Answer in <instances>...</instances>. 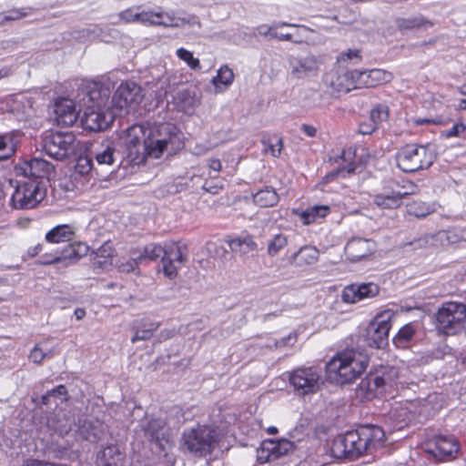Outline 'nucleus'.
<instances>
[{
    "label": "nucleus",
    "mask_w": 466,
    "mask_h": 466,
    "mask_svg": "<svg viewBox=\"0 0 466 466\" xmlns=\"http://www.w3.org/2000/svg\"><path fill=\"white\" fill-rule=\"evenodd\" d=\"M124 453L117 445H107L97 453L96 463L98 466H121Z\"/></svg>",
    "instance_id": "nucleus-26"
},
{
    "label": "nucleus",
    "mask_w": 466,
    "mask_h": 466,
    "mask_svg": "<svg viewBox=\"0 0 466 466\" xmlns=\"http://www.w3.org/2000/svg\"><path fill=\"white\" fill-rule=\"evenodd\" d=\"M379 293L380 287L376 283H353L343 289L341 299L345 303L352 304L366 299L375 298Z\"/></svg>",
    "instance_id": "nucleus-20"
},
{
    "label": "nucleus",
    "mask_w": 466,
    "mask_h": 466,
    "mask_svg": "<svg viewBox=\"0 0 466 466\" xmlns=\"http://www.w3.org/2000/svg\"><path fill=\"white\" fill-rule=\"evenodd\" d=\"M115 249L112 245L108 242L104 243L100 246L92 255L100 257L102 258H106L112 262V258L114 257Z\"/></svg>",
    "instance_id": "nucleus-54"
},
{
    "label": "nucleus",
    "mask_w": 466,
    "mask_h": 466,
    "mask_svg": "<svg viewBox=\"0 0 466 466\" xmlns=\"http://www.w3.org/2000/svg\"><path fill=\"white\" fill-rule=\"evenodd\" d=\"M75 435L77 440L96 443L106 434V425L98 419L80 417L75 423Z\"/></svg>",
    "instance_id": "nucleus-14"
},
{
    "label": "nucleus",
    "mask_w": 466,
    "mask_h": 466,
    "mask_svg": "<svg viewBox=\"0 0 466 466\" xmlns=\"http://www.w3.org/2000/svg\"><path fill=\"white\" fill-rule=\"evenodd\" d=\"M45 197L46 188L43 187V182L30 180L16 186L11 203L16 209H30L35 208Z\"/></svg>",
    "instance_id": "nucleus-9"
},
{
    "label": "nucleus",
    "mask_w": 466,
    "mask_h": 466,
    "mask_svg": "<svg viewBox=\"0 0 466 466\" xmlns=\"http://www.w3.org/2000/svg\"><path fill=\"white\" fill-rule=\"evenodd\" d=\"M395 25L397 28L401 32L405 33L409 30L418 29L422 26H433V23L423 15H419L411 17H397L395 19Z\"/></svg>",
    "instance_id": "nucleus-30"
},
{
    "label": "nucleus",
    "mask_w": 466,
    "mask_h": 466,
    "mask_svg": "<svg viewBox=\"0 0 466 466\" xmlns=\"http://www.w3.org/2000/svg\"><path fill=\"white\" fill-rule=\"evenodd\" d=\"M368 357L353 350L338 353L326 365L328 379L339 385L351 383L368 366Z\"/></svg>",
    "instance_id": "nucleus-4"
},
{
    "label": "nucleus",
    "mask_w": 466,
    "mask_h": 466,
    "mask_svg": "<svg viewBox=\"0 0 466 466\" xmlns=\"http://www.w3.org/2000/svg\"><path fill=\"white\" fill-rule=\"evenodd\" d=\"M414 334L415 329L413 325L410 323L406 324L399 330V332L393 338V343L396 345V347L404 349L412 339Z\"/></svg>",
    "instance_id": "nucleus-44"
},
{
    "label": "nucleus",
    "mask_w": 466,
    "mask_h": 466,
    "mask_svg": "<svg viewBox=\"0 0 466 466\" xmlns=\"http://www.w3.org/2000/svg\"><path fill=\"white\" fill-rule=\"evenodd\" d=\"M155 16L162 18L161 22H155L164 27H181L186 24L192 26L201 28L200 21L195 15H188L187 17L177 16L174 12H157Z\"/></svg>",
    "instance_id": "nucleus-24"
},
{
    "label": "nucleus",
    "mask_w": 466,
    "mask_h": 466,
    "mask_svg": "<svg viewBox=\"0 0 466 466\" xmlns=\"http://www.w3.org/2000/svg\"><path fill=\"white\" fill-rule=\"evenodd\" d=\"M138 10H139L138 6L127 8L126 10L121 11L118 14V17H119L120 21H122L123 23H126V24L137 22V23L144 25V23L148 21L147 11L143 10V11L139 12Z\"/></svg>",
    "instance_id": "nucleus-41"
},
{
    "label": "nucleus",
    "mask_w": 466,
    "mask_h": 466,
    "mask_svg": "<svg viewBox=\"0 0 466 466\" xmlns=\"http://www.w3.org/2000/svg\"><path fill=\"white\" fill-rule=\"evenodd\" d=\"M144 97L141 87L134 82L122 83L116 90L110 106L117 109H127L138 105Z\"/></svg>",
    "instance_id": "nucleus-12"
},
{
    "label": "nucleus",
    "mask_w": 466,
    "mask_h": 466,
    "mask_svg": "<svg viewBox=\"0 0 466 466\" xmlns=\"http://www.w3.org/2000/svg\"><path fill=\"white\" fill-rule=\"evenodd\" d=\"M177 110L187 113L195 106L196 99L188 89H180L173 96Z\"/></svg>",
    "instance_id": "nucleus-38"
},
{
    "label": "nucleus",
    "mask_w": 466,
    "mask_h": 466,
    "mask_svg": "<svg viewBox=\"0 0 466 466\" xmlns=\"http://www.w3.org/2000/svg\"><path fill=\"white\" fill-rule=\"evenodd\" d=\"M111 91L101 83H92L83 98L82 126L90 131H102L107 128L114 120L110 106Z\"/></svg>",
    "instance_id": "nucleus-3"
},
{
    "label": "nucleus",
    "mask_w": 466,
    "mask_h": 466,
    "mask_svg": "<svg viewBox=\"0 0 466 466\" xmlns=\"http://www.w3.org/2000/svg\"><path fill=\"white\" fill-rule=\"evenodd\" d=\"M163 256H165V247L159 244L150 243L145 246L142 251L138 250L135 259L144 263L147 260L153 261L160 258L163 263Z\"/></svg>",
    "instance_id": "nucleus-36"
},
{
    "label": "nucleus",
    "mask_w": 466,
    "mask_h": 466,
    "mask_svg": "<svg viewBox=\"0 0 466 466\" xmlns=\"http://www.w3.org/2000/svg\"><path fill=\"white\" fill-rule=\"evenodd\" d=\"M95 158L98 165L111 166L115 162V147L111 141L103 143L95 153Z\"/></svg>",
    "instance_id": "nucleus-39"
},
{
    "label": "nucleus",
    "mask_w": 466,
    "mask_h": 466,
    "mask_svg": "<svg viewBox=\"0 0 466 466\" xmlns=\"http://www.w3.org/2000/svg\"><path fill=\"white\" fill-rule=\"evenodd\" d=\"M279 195L271 187H266L253 195V201L261 208L273 207L279 202Z\"/></svg>",
    "instance_id": "nucleus-37"
},
{
    "label": "nucleus",
    "mask_w": 466,
    "mask_h": 466,
    "mask_svg": "<svg viewBox=\"0 0 466 466\" xmlns=\"http://www.w3.org/2000/svg\"><path fill=\"white\" fill-rule=\"evenodd\" d=\"M232 252L246 255L257 249V243L249 235L239 236L228 241Z\"/></svg>",
    "instance_id": "nucleus-34"
},
{
    "label": "nucleus",
    "mask_w": 466,
    "mask_h": 466,
    "mask_svg": "<svg viewBox=\"0 0 466 466\" xmlns=\"http://www.w3.org/2000/svg\"><path fill=\"white\" fill-rule=\"evenodd\" d=\"M434 248H446L460 243L464 239V235L459 230H440L433 234Z\"/></svg>",
    "instance_id": "nucleus-28"
},
{
    "label": "nucleus",
    "mask_w": 466,
    "mask_h": 466,
    "mask_svg": "<svg viewBox=\"0 0 466 466\" xmlns=\"http://www.w3.org/2000/svg\"><path fill=\"white\" fill-rule=\"evenodd\" d=\"M282 148V139L278 138L276 145H269L268 151L273 157H279Z\"/></svg>",
    "instance_id": "nucleus-62"
},
{
    "label": "nucleus",
    "mask_w": 466,
    "mask_h": 466,
    "mask_svg": "<svg viewBox=\"0 0 466 466\" xmlns=\"http://www.w3.org/2000/svg\"><path fill=\"white\" fill-rule=\"evenodd\" d=\"M158 322H154L147 319L137 321L134 324L133 329L135 334L131 338V342L135 343L138 340L149 339L153 336V333L158 329Z\"/></svg>",
    "instance_id": "nucleus-29"
},
{
    "label": "nucleus",
    "mask_w": 466,
    "mask_h": 466,
    "mask_svg": "<svg viewBox=\"0 0 466 466\" xmlns=\"http://www.w3.org/2000/svg\"><path fill=\"white\" fill-rule=\"evenodd\" d=\"M390 327L389 320L380 319L379 317L375 318L365 330L364 341L370 348H384L388 345Z\"/></svg>",
    "instance_id": "nucleus-16"
},
{
    "label": "nucleus",
    "mask_w": 466,
    "mask_h": 466,
    "mask_svg": "<svg viewBox=\"0 0 466 466\" xmlns=\"http://www.w3.org/2000/svg\"><path fill=\"white\" fill-rule=\"evenodd\" d=\"M290 74L295 78H304L314 75L318 70V61L315 56H290L289 58Z\"/></svg>",
    "instance_id": "nucleus-22"
},
{
    "label": "nucleus",
    "mask_w": 466,
    "mask_h": 466,
    "mask_svg": "<svg viewBox=\"0 0 466 466\" xmlns=\"http://www.w3.org/2000/svg\"><path fill=\"white\" fill-rule=\"evenodd\" d=\"M364 75V70H351L348 71L344 74V77L346 79H350L351 81L352 88H356L358 86H363L362 83V76ZM347 91L350 90L351 87L348 86Z\"/></svg>",
    "instance_id": "nucleus-53"
},
{
    "label": "nucleus",
    "mask_w": 466,
    "mask_h": 466,
    "mask_svg": "<svg viewBox=\"0 0 466 466\" xmlns=\"http://www.w3.org/2000/svg\"><path fill=\"white\" fill-rule=\"evenodd\" d=\"M233 80V71L228 66H223L218 69L217 76L212 78L211 83L216 86L219 85L228 86L232 84Z\"/></svg>",
    "instance_id": "nucleus-47"
},
{
    "label": "nucleus",
    "mask_w": 466,
    "mask_h": 466,
    "mask_svg": "<svg viewBox=\"0 0 466 466\" xmlns=\"http://www.w3.org/2000/svg\"><path fill=\"white\" fill-rule=\"evenodd\" d=\"M76 136L72 132H49L42 139L45 152L57 160L65 159L76 152Z\"/></svg>",
    "instance_id": "nucleus-8"
},
{
    "label": "nucleus",
    "mask_w": 466,
    "mask_h": 466,
    "mask_svg": "<svg viewBox=\"0 0 466 466\" xmlns=\"http://www.w3.org/2000/svg\"><path fill=\"white\" fill-rule=\"evenodd\" d=\"M16 144L14 134L0 136V161L10 158L15 153Z\"/></svg>",
    "instance_id": "nucleus-40"
},
{
    "label": "nucleus",
    "mask_w": 466,
    "mask_h": 466,
    "mask_svg": "<svg viewBox=\"0 0 466 466\" xmlns=\"http://www.w3.org/2000/svg\"><path fill=\"white\" fill-rule=\"evenodd\" d=\"M345 250L351 259H360L370 252V242L368 239L353 238L347 243Z\"/></svg>",
    "instance_id": "nucleus-31"
},
{
    "label": "nucleus",
    "mask_w": 466,
    "mask_h": 466,
    "mask_svg": "<svg viewBox=\"0 0 466 466\" xmlns=\"http://www.w3.org/2000/svg\"><path fill=\"white\" fill-rule=\"evenodd\" d=\"M377 127L378 126L369 119L368 121L361 122L359 125L358 132L361 135H370L373 133Z\"/></svg>",
    "instance_id": "nucleus-56"
},
{
    "label": "nucleus",
    "mask_w": 466,
    "mask_h": 466,
    "mask_svg": "<svg viewBox=\"0 0 466 466\" xmlns=\"http://www.w3.org/2000/svg\"><path fill=\"white\" fill-rule=\"evenodd\" d=\"M91 260H92V264L96 268H107L112 264L111 261H109L106 258H102L100 257L95 256V255H91Z\"/></svg>",
    "instance_id": "nucleus-59"
},
{
    "label": "nucleus",
    "mask_w": 466,
    "mask_h": 466,
    "mask_svg": "<svg viewBox=\"0 0 466 466\" xmlns=\"http://www.w3.org/2000/svg\"><path fill=\"white\" fill-rule=\"evenodd\" d=\"M46 248H45V245L44 244H37L32 248H29L28 251H27V254L29 257H35L37 255H39L40 253H42L43 251H45Z\"/></svg>",
    "instance_id": "nucleus-63"
},
{
    "label": "nucleus",
    "mask_w": 466,
    "mask_h": 466,
    "mask_svg": "<svg viewBox=\"0 0 466 466\" xmlns=\"http://www.w3.org/2000/svg\"><path fill=\"white\" fill-rule=\"evenodd\" d=\"M319 258V250L312 246L306 245L300 248L289 258V262L297 267L312 265Z\"/></svg>",
    "instance_id": "nucleus-27"
},
{
    "label": "nucleus",
    "mask_w": 466,
    "mask_h": 466,
    "mask_svg": "<svg viewBox=\"0 0 466 466\" xmlns=\"http://www.w3.org/2000/svg\"><path fill=\"white\" fill-rule=\"evenodd\" d=\"M272 38H276L279 41H292L294 43H300V39L294 40L291 34H278L276 31L272 34Z\"/></svg>",
    "instance_id": "nucleus-61"
},
{
    "label": "nucleus",
    "mask_w": 466,
    "mask_h": 466,
    "mask_svg": "<svg viewBox=\"0 0 466 466\" xmlns=\"http://www.w3.org/2000/svg\"><path fill=\"white\" fill-rule=\"evenodd\" d=\"M89 247L83 242H73L66 245L61 250H56L51 260H40L39 265H52L65 262L66 266L76 262L81 258L87 255Z\"/></svg>",
    "instance_id": "nucleus-18"
},
{
    "label": "nucleus",
    "mask_w": 466,
    "mask_h": 466,
    "mask_svg": "<svg viewBox=\"0 0 466 466\" xmlns=\"http://www.w3.org/2000/svg\"><path fill=\"white\" fill-rule=\"evenodd\" d=\"M466 129V124L460 122L453 125L450 129L441 132L445 137H459Z\"/></svg>",
    "instance_id": "nucleus-55"
},
{
    "label": "nucleus",
    "mask_w": 466,
    "mask_h": 466,
    "mask_svg": "<svg viewBox=\"0 0 466 466\" xmlns=\"http://www.w3.org/2000/svg\"><path fill=\"white\" fill-rule=\"evenodd\" d=\"M92 160L88 157H79L77 161V167L81 173L88 172L92 168Z\"/></svg>",
    "instance_id": "nucleus-58"
},
{
    "label": "nucleus",
    "mask_w": 466,
    "mask_h": 466,
    "mask_svg": "<svg viewBox=\"0 0 466 466\" xmlns=\"http://www.w3.org/2000/svg\"><path fill=\"white\" fill-rule=\"evenodd\" d=\"M407 213L418 218H425L431 213V208L422 201H414L407 205Z\"/></svg>",
    "instance_id": "nucleus-48"
},
{
    "label": "nucleus",
    "mask_w": 466,
    "mask_h": 466,
    "mask_svg": "<svg viewBox=\"0 0 466 466\" xmlns=\"http://www.w3.org/2000/svg\"><path fill=\"white\" fill-rule=\"evenodd\" d=\"M297 340V335L296 334H289L285 338H282L279 340L275 341V348H283L289 345H293Z\"/></svg>",
    "instance_id": "nucleus-57"
},
{
    "label": "nucleus",
    "mask_w": 466,
    "mask_h": 466,
    "mask_svg": "<svg viewBox=\"0 0 466 466\" xmlns=\"http://www.w3.org/2000/svg\"><path fill=\"white\" fill-rule=\"evenodd\" d=\"M289 380L299 395L315 393L321 385L320 370L315 367L298 368L289 373Z\"/></svg>",
    "instance_id": "nucleus-10"
},
{
    "label": "nucleus",
    "mask_w": 466,
    "mask_h": 466,
    "mask_svg": "<svg viewBox=\"0 0 466 466\" xmlns=\"http://www.w3.org/2000/svg\"><path fill=\"white\" fill-rule=\"evenodd\" d=\"M183 445L198 457L210 454L218 442L217 431L208 426H198L185 431L182 436Z\"/></svg>",
    "instance_id": "nucleus-7"
},
{
    "label": "nucleus",
    "mask_w": 466,
    "mask_h": 466,
    "mask_svg": "<svg viewBox=\"0 0 466 466\" xmlns=\"http://www.w3.org/2000/svg\"><path fill=\"white\" fill-rule=\"evenodd\" d=\"M75 232L69 225L63 224L53 228L46 234L47 243L68 242L74 238Z\"/></svg>",
    "instance_id": "nucleus-32"
},
{
    "label": "nucleus",
    "mask_w": 466,
    "mask_h": 466,
    "mask_svg": "<svg viewBox=\"0 0 466 466\" xmlns=\"http://www.w3.org/2000/svg\"><path fill=\"white\" fill-rule=\"evenodd\" d=\"M429 445L428 451L440 459L452 457L459 451V444L456 439L451 436H436Z\"/></svg>",
    "instance_id": "nucleus-23"
},
{
    "label": "nucleus",
    "mask_w": 466,
    "mask_h": 466,
    "mask_svg": "<svg viewBox=\"0 0 466 466\" xmlns=\"http://www.w3.org/2000/svg\"><path fill=\"white\" fill-rule=\"evenodd\" d=\"M55 114L57 124L71 126L76 120V109L69 99H61L55 104Z\"/></svg>",
    "instance_id": "nucleus-25"
},
{
    "label": "nucleus",
    "mask_w": 466,
    "mask_h": 466,
    "mask_svg": "<svg viewBox=\"0 0 466 466\" xmlns=\"http://www.w3.org/2000/svg\"><path fill=\"white\" fill-rule=\"evenodd\" d=\"M15 170L18 175L32 177V180L42 181L44 178L49 179L54 173V167L45 159L34 157L20 164L15 167Z\"/></svg>",
    "instance_id": "nucleus-19"
},
{
    "label": "nucleus",
    "mask_w": 466,
    "mask_h": 466,
    "mask_svg": "<svg viewBox=\"0 0 466 466\" xmlns=\"http://www.w3.org/2000/svg\"><path fill=\"white\" fill-rule=\"evenodd\" d=\"M407 190L395 189L392 187H385L383 191L374 197V203L383 208H397L401 203L402 199L409 196L416 194L418 187L414 183H408Z\"/></svg>",
    "instance_id": "nucleus-17"
},
{
    "label": "nucleus",
    "mask_w": 466,
    "mask_h": 466,
    "mask_svg": "<svg viewBox=\"0 0 466 466\" xmlns=\"http://www.w3.org/2000/svg\"><path fill=\"white\" fill-rule=\"evenodd\" d=\"M282 26H290V27H301L304 30H309V27L305 25H299L296 24H290L288 22H274L271 25H260L254 29V35H259L266 37L272 38V34L276 29Z\"/></svg>",
    "instance_id": "nucleus-43"
},
{
    "label": "nucleus",
    "mask_w": 466,
    "mask_h": 466,
    "mask_svg": "<svg viewBox=\"0 0 466 466\" xmlns=\"http://www.w3.org/2000/svg\"><path fill=\"white\" fill-rule=\"evenodd\" d=\"M177 56L179 59L183 60L187 63V65L193 70H200L201 66L198 58H195L193 56V54L183 48L180 47L177 50Z\"/></svg>",
    "instance_id": "nucleus-50"
},
{
    "label": "nucleus",
    "mask_w": 466,
    "mask_h": 466,
    "mask_svg": "<svg viewBox=\"0 0 466 466\" xmlns=\"http://www.w3.org/2000/svg\"><path fill=\"white\" fill-rule=\"evenodd\" d=\"M436 330L445 336L461 332L466 324V305L458 301L444 302L434 316Z\"/></svg>",
    "instance_id": "nucleus-5"
},
{
    "label": "nucleus",
    "mask_w": 466,
    "mask_h": 466,
    "mask_svg": "<svg viewBox=\"0 0 466 466\" xmlns=\"http://www.w3.org/2000/svg\"><path fill=\"white\" fill-rule=\"evenodd\" d=\"M54 356V350H46L43 348V343H37L35 345V347L32 349L28 355L29 361L35 363V364H41L42 361L48 358H52Z\"/></svg>",
    "instance_id": "nucleus-46"
},
{
    "label": "nucleus",
    "mask_w": 466,
    "mask_h": 466,
    "mask_svg": "<svg viewBox=\"0 0 466 466\" xmlns=\"http://www.w3.org/2000/svg\"><path fill=\"white\" fill-rule=\"evenodd\" d=\"M392 78L391 73L379 68L364 70L362 83L364 86L372 87L383 83L390 82Z\"/></svg>",
    "instance_id": "nucleus-33"
},
{
    "label": "nucleus",
    "mask_w": 466,
    "mask_h": 466,
    "mask_svg": "<svg viewBox=\"0 0 466 466\" xmlns=\"http://www.w3.org/2000/svg\"><path fill=\"white\" fill-rule=\"evenodd\" d=\"M287 245H288V237L282 233L276 234L268 242L267 253L269 257H275Z\"/></svg>",
    "instance_id": "nucleus-45"
},
{
    "label": "nucleus",
    "mask_w": 466,
    "mask_h": 466,
    "mask_svg": "<svg viewBox=\"0 0 466 466\" xmlns=\"http://www.w3.org/2000/svg\"><path fill=\"white\" fill-rule=\"evenodd\" d=\"M23 466H53V463L44 462L36 460H27Z\"/></svg>",
    "instance_id": "nucleus-64"
},
{
    "label": "nucleus",
    "mask_w": 466,
    "mask_h": 466,
    "mask_svg": "<svg viewBox=\"0 0 466 466\" xmlns=\"http://www.w3.org/2000/svg\"><path fill=\"white\" fill-rule=\"evenodd\" d=\"M433 239V234H424L420 238L409 242L407 245L410 246L414 250L434 248Z\"/></svg>",
    "instance_id": "nucleus-51"
},
{
    "label": "nucleus",
    "mask_w": 466,
    "mask_h": 466,
    "mask_svg": "<svg viewBox=\"0 0 466 466\" xmlns=\"http://www.w3.org/2000/svg\"><path fill=\"white\" fill-rule=\"evenodd\" d=\"M141 427L145 436L154 445L153 449L160 455L167 456L172 443L165 421L161 419H147Z\"/></svg>",
    "instance_id": "nucleus-11"
},
{
    "label": "nucleus",
    "mask_w": 466,
    "mask_h": 466,
    "mask_svg": "<svg viewBox=\"0 0 466 466\" xmlns=\"http://www.w3.org/2000/svg\"><path fill=\"white\" fill-rule=\"evenodd\" d=\"M176 127L164 124L155 129L133 125L126 131L123 145L127 158L134 165L145 163L147 157L158 158L176 137Z\"/></svg>",
    "instance_id": "nucleus-1"
},
{
    "label": "nucleus",
    "mask_w": 466,
    "mask_h": 466,
    "mask_svg": "<svg viewBox=\"0 0 466 466\" xmlns=\"http://www.w3.org/2000/svg\"><path fill=\"white\" fill-rule=\"evenodd\" d=\"M384 431L377 425H361L354 431L338 436L331 444V455L336 459H355L373 453L382 445Z\"/></svg>",
    "instance_id": "nucleus-2"
},
{
    "label": "nucleus",
    "mask_w": 466,
    "mask_h": 466,
    "mask_svg": "<svg viewBox=\"0 0 466 466\" xmlns=\"http://www.w3.org/2000/svg\"><path fill=\"white\" fill-rule=\"evenodd\" d=\"M294 449V443L287 439L265 440L258 450L257 459L259 463L276 461Z\"/></svg>",
    "instance_id": "nucleus-15"
},
{
    "label": "nucleus",
    "mask_w": 466,
    "mask_h": 466,
    "mask_svg": "<svg viewBox=\"0 0 466 466\" xmlns=\"http://www.w3.org/2000/svg\"><path fill=\"white\" fill-rule=\"evenodd\" d=\"M68 392L65 385H58L51 390H48L41 397V405L57 407L59 404L68 400Z\"/></svg>",
    "instance_id": "nucleus-35"
},
{
    "label": "nucleus",
    "mask_w": 466,
    "mask_h": 466,
    "mask_svg": "<svg viewBox=\"0 0 466 466\" xmlns=\"http://www.w3.org/2000/svg\"><path fill=\"white\" fill-rule=\"evenodd\" d=\"M137 253H138V249H132L130 251V255H131V258L130 260L125 262V263H122L119 265V270L121 272H126V273H130V272H133L136 270V268H137V265L138 264H142V262L135 259V257L137 256Z\"/></svg>",
    "instance_id": "nucleus-52"
},
{
    "label": "nucleus",
    "mask_w": 466,
    "mask_h": 466,
    "mask_svg": "<svg viewBox=\"0 0 466 466\" xmlns=\"http://www.w3.org/2000/svg\"><path fill=\"white\" fill-rule=\"evenodd\" d=\"M397 167L405 173L429 168L435 160L430 146L408 144L396 153Z\"/></svg>",
    "instance_id": "nucleus-6"
},
{
    "label": "nucleus",
    "mask_w": 466,
    "mask_h": 466,
    "mask_svg": "<svg viewBox=\"0 0 466 466\" xmlns=\"http://www.w3.org/2000/svg\"><path fill=\"white\" fill-rule=\"evenodd\" d=\"M187 260V249L186 246L177 243H169L165 246L163 256V272L169 279L177 275V269Z\"/></svg>",
    "instance_id": "nucleus-13"
},
{
    "label": "nucleus",
    "mask_w": 466,
    "mask_h": 466,
    "mask_svg": "<svg viewBox=\"0 0 466 466\" xmlns=\"http://www.w3.org/2000/svg\"><path fill=\"white\" fill-rule=\"evenodd\" d=\"M359 53L360 52L357 49H354V50L349 49L347 52L341 53L339 56L338 61L339 62L347 61V60L352 59L353 57L360 58Z\"/></svg>",
    "instance_id": "nucleus-60"
},
{
    "label": "nucleus",
    "mask_w": 466,
    "mask_h": 466,
    "mask_svg": "<svg viewBox=\"0 0 466 466\" xmlns=\"http://www.w3.org/2000/svg\"><path fill=\"white\" fill-rule=\"evenodd\" d=\"M329 211V208L328 206H313L302 211L300 218L304 224L309 225L317 218H325Z\"/></svg>",
    "instance_id": "nucleus-42"
},
{
    "label": "nucleus",
    "mask_w": 466,
    "mask_h": 466,
    "mask_svg": "<svg viewBox=\"0 0 466 466\" xmlns=\"http://www.w3.org/2000/svg\"><path fill=\"white\" fill-rule=\"evenodd\" d=\"M389 117V107L384 104H378L370 111V119L378 127Z\"/></svg>",
    "instance_id": "nucleus-49"
},
{
    "label": "nucleus",
    "mask_w": 466,
    "mask_h": 466,
    "mask_svg": "<svg viewBox=\"0 0 466 466\" xmlns=\"http://www.w3.org/2000/svg\"><path fill=\"white\" fill-rule=\"evenodd\" d=\"M390 383L388 378L378 373H370L358 385L356 392L361 399L370 400L384 391V388Z\"/></svg>",
    "instance_id": "nucleus-21"
}]
</instances>
